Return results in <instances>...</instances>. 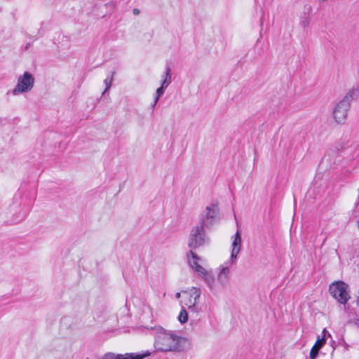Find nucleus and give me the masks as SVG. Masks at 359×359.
<instances>
[{"mask_svg":"<svg viewBox=\"0 0 359 359\" xmlns=\"http://www.w3.org/2000/svg\"><path fill=\"white\" fill-rule=\"evenodd\" d=\"M112 80H113V76L111 75V76H109L107 78H106L104 81V83L105 84V90L104 91V93H106L111 87V83H112Z\"/></svg>","mask_w":359,"mask_h":359,"instance_id":"nucleus-15","label":"nucleus"},{"mask_svg":"<svg viewBox=\"0 0 359 359\" xmlns=\"http://www.w3.org/2000/svg\"><path fill=\"white\" fill-rule=\"evenodd\" d=\"M165 79L161 82V85L156 90L155 97L154 100L153 106H155L158 102L160 97L163 95L165 90L169 86L172 81V76L170 74V67H167L164 72Z\"/></svg>","mask_w":359,"mask_h":359,"instance_id":"nucleus-10","label":"nucleus"},{"mask_svg":"<svg viewBox=\"0 0 359 359\" xmlns=\"http://www.w3.org/2000/svg\"><path fill=\"white\" fill-rule=\"evenodd\" d=\"M348 285L342 281H338L330 285L329 290L331 295L341 304H345L350 295Z\"/></svg>","mask_w":359,"mask_h":359,"instance_id":"nucleus-6","label":"nucleus"},{"mask_svg":"<svg viewBox=\"0 0 359 359\" xmlns=\"http://www.w3.org/2000/svg\"><path fill=\"white\" fill-rule=\"evenodd\" d=\"M175 297H176L177 299H180V298L181 297V293H180V292H177V293L175 294Z\"/></svg>","mask_w":359,"mask_h":359,"instance_id":"nucleus-17","label":"nucleus"},{"mask_svg":"<svg viewBox=\"0 0 359 359\" xmlns=\"http://www.w3.org/2000/svg\"><path fill=\"white\" fill-rule=\"evenodd\" d=\"M209 243V238L205 236L204 228L196 225L190 233L188 245L191 248H198Z\"/></svg>","mask_w":359,"mask_h":359,"instance_id":"nucleus-5","label":"nucleus"},{"mask_svg":"<svg viewBox=\"0 0 359 359\" xmlns=\"http://www.w3.org/2000/svg\"><path fill=\"white\" fill-rule=\"evenodd\" d=\"M201 292L199 288L192 287L188 290L182 291L181 303L191 311H196V305L198 302Z\"/></svg>","mask_w":359,"mask_h":359,"instance_id":"nucleus-7","label":"nucleus"},{"mask_svg":"<svg viewBox=\"0 0 359 359\" xmlns=\"http://www.w3.org/2000/svg\"><path fill=\"white\" fill-rule=\"evenodd\" d=\"M241 243L240 232L237 231L232 241L231 255L227 260L217 267V278H215L210 271L206 275L205 281L211 291L217 292L229 284L231 269L236 264L238 255L241 250Z\"/></svg>","mask_w":359,"mask_h":359,"instance_id":"nucleus-1","label":"nucleus"},{"mask_svg":"<svg viewBox=\"0 0 359 359\" xmlns=\"http://www.w3.org/2000/svg\"><path fill=\"white\" fill-rule=\"evenodd\" d=\"M359 96V88H354L351 89L345 95L343 100L341 101H344L347 104L350 105V102L353 100L358 98Z\"/></svg>","mask_w":359,"mask_h":359,"instance_id":"nucleus-13","label":"nucleus"},{"mask_svg":"<svg viewBox=\"0 0 359 359\" xmlns=\"http://www.w3.org/2000/svg\"><path fill=\"white\" fill-rule=\"evenodd\" d=\"M188 260L190 266L197 273H198L203 280H205L206 275L208 273L207 271L201 264L202 262L201 258L197 256L192 250H190L188 254Z\"/></svg>","mask_w":359,"mask_h":359,"instance_id":"nucleus-9","label":"nucleus"},{"mask_svg":"<svg viewBox=\"0 0 359 359\" xmlns=\"http://www.w3.org/2000/svg\"><path fill=\"white\" fill-rule=\"evenodd\" d=\"M349 104L344 101L339 102L334 107L332 116L337 124L343 125L346 121L349 111Z\"/></svg>","mask_w":359,"mask_h":359,"instance_id":"nucleus-8","label":"nucleus"},{"mask_svg":"<svg viewBox=\"0 0 359 359\" xmlns=\"http://www.w3.org/2000/svg\"><path fill=\"white\" fill-rule=\"evenodd\" d=\"M133 13L134 15H138L140 13V11L137 8H134L133 10Z\"/></svg>","mask_w":359,"mask_h":359,"instance_id":"nucleus-16","label":"nucleus"},{"mask_svg":"<svg viewBox=\"0 0 359 359\" xmlns=\"http://www.w3.org/2000/svg\"><path fill=\"white\" fill-rule=\"evenodd\" d=\"M178 320L180 322V323L184 324L187 322L188 320V313L187 311L185 310L184 307L182 306L180 314L177 317Z\"/></svg>","mask_w":359,"mask_h":359,"instance_id":"nucleus-14","label":"nucleus"},{"mask_svg":"<svg viewBox=\"0 0 359 359\" xmlns=\"http://www.w3.org/2000/svg\"><path fill=\"white\" fill-rule=\"evenodd\" d=\"M325 332H326V330L324 329L323 331V336L321 338H320V337H318L315 344L311 348V351H310V355H309V357L311 359H316V358L318 355L319 350L325 344Z\"/></svg>","mask_w":359,"mask_h":359,"instance_id":"nucleus-12","label":"nucleus"},{"mask_svg":"<svg viewBox=\"0 0 359 359\" xmlns=\"http://www.w3.org/2000/svg\"><path fill=\"white\" fill-rule=\"evenodd\" d=\"M190 346L187 338L182 337L176 331L162 327L154 330V347L158 352H182Z\"/></svg>","mask_w":359,"mask_h":359,"instance_id":"nucleus-2","label":"nucleus"},{"mask_svg":"<svg viewBox=\"0 0 359 359\" xmlns=\"http://www.w3.org/2000/svg\"><path fill=\"white\" fill-rule=\"evenodd\" d=\"M35 79L29 72H25L18 78L17 84L12 90L13 95L30 92L34 85Z\"/></svg>","mask_w":359,"mask_h":359,"instance_id":"nucleus-3","label":"nucleus"},{"mask_svg":"<svg viewBox=\"0 0 359 359\" xmlns=\"http://www.w3.org/2000/svg\"><path fill=\"white\" fill-rule=\"evenodd\" d=\"M164 76V73H163V74H162V76H161L162 81L165 79V76Z\"/></svg>","mask_w":359,"mask_h":359,"instance_id":"nucleus-18","label":"nucleus"},{"mask_svg":"<svg viewBox=\"0 0 359 359\" xmlns=\"http://www.w3.org/2000/svg\"><path fill=\"white\" fill-rule=\"evenodd\" d=\"M219 219V208L217 204H210L206 206L202 213L198 226L208 228Z\"/></svg>","mask_w":359,"mask_h":359,"instance_id":"nucleus-4","label":"nucleus"},{"mask_svg":"<svg viewBox=\"0 0 359 359\" xmlns=\"http://www.w3.org/2000/svg\"><path fill=\"white\" fill-rule=\"evenodd\" d=\"M149 355L150 353L149 351L142 355L135 353L116 354L114 353L109 352L104 354L102 357V359H143Z\"/></svg>","mask_w":359,"mask_h":359,"instance_id":"nucleus-11","label":"nucleus"}]
</instances>
